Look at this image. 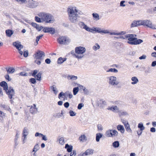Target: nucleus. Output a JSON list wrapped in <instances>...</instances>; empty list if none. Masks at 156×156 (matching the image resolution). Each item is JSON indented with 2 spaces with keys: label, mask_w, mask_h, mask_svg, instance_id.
<instances>
[{
  "label": "nucleus",
  "mask_w": 156,
  "mask_h": 156,
  "mask_svg": "<svg viewBox=\"0 0 156 156\" xmlns=\"http://www.w3.org/2000/svg\"><path fill=\"white\" fill-rule=\"evenodd\" d=\"M68 12L69 19L71 22L75 23L78 21L77 18L79 17L78 10L75 7H71L68 9Z\"/></svg>",
  "instance_id": "1"
},
{
  "label": "nucleus",
  "mask_w": 156,
  "mask_h": 156,
  "mask_svg": "<svg viewBox=\"0 0 156 156\" xmlns=\"http://www.w3.org/2000/svg\"><path fill=\"white\" fill-rule=\"evenodd\" d=\"M38 16L42 20L46 23H52L55 21L54 17L51 14L44 12H41L38 14Z\"/></svg>",
  "instance_id": "2"
},
{
  "label": "nucleus",
  "mask_w": 156,
  "mask_h": 156,
  "mask_svg": "<svg viewBox=\"0 0 156 156\" xmlns=\"http://www.w3.org/2000/svg\"><path fill=\"white\" fill-rule=\"evenodd\" d=\"M136 37V35L135 34H130L125 35V37L128 38V40L129 41H127L128 44L132 45H137L143 42V41L141 39H137Z\"/></svg>",
  "instance_id": "3"
},
{
  "label": "nucleus",
  "mask_w": 156,
  "mask_h": 156,
  "mask_svg": "<svg viewBox=\"0 0 156 156\" xmlns=\"http://www.w3.org/2000/svg\"><path fill=\"white\" fill-rule=\"evenodd\" d=\"M75 54L74 55L76 58L80 59L83 58L84 55L83 54L86 51V49L82 47H77L75 48Z\"/></svg>",
  "instance_id": "4"
},
{
  "label": "nucleus",
  "mask_w": 156,
  "mask_h": 156,
  "mask_svg": "<svg viewBox=\"0 0 156 156\" xmlns=\"http://www.w3.org/2000/svg\"><path fill=\"white\" fill-rule=\"evenodd\" d=\"M45 55V54L43 51L40 50H38L34 55L33 56L37 59L42 60L44 59Z\"/></svg>",
  "instance_id": "5"
},
{
  "label": "nucleus",
  "mask_w": 156,
  "mask_h": 156,
  "mask_svg": "<svg viewBox=\"0 0 156 156\" xmlns=\"http://www.w3.org/2000/svg\"><path fill=\"white\" fill-rule=\"evenodd\" d=\"M105 135L107 137H113L118 135V132L115 130L109 129L106 131Z\"/></svg>",
  "instance_id": "6"
},
{
  "label": "nucleus",
  "mask_w": 156,
  "mask_h": 156,
  "mask_svg": "<svg viewBox=\"0 0 156 156\" xmlns=\"http://www.w3.org/2000/svg\"><path fill=\"white\" fill-rule=\"evenodd\" d=\"M58 42L60 44H68L70 42V40L68 37L62 36L59 37L58 40Z\"/></svg>",
  "instance_id": "7"
},
{
  "label": "nucleus",
  "mask_w": 156,
  "mask_h": 156,
  "mask_svg": "<svg viewBox=\"0 0 156 156\" xmlns=\"http://www.w3.org/2000/svg\"><path fill=\"white\" fill-rule=\"evenodd\" d=\"M92 30L91 31H90L92 33H94V32H96L99 33H103L104 34H109L111 32L109 31L108 30H102L99 27H93L92 28H91Z\"/></svg>",
  "instance_id": "8"
},
{
  "label": "nucleus",
  "mask_w": 156,
  "mask_h": 156,
  "mask_svg": "<svg viewBox=\"0 0 156 156\" xmlns=\"http://www.w3.org/2000/svg\"><path fill=\"white\" fill-rule=\"evenodd\" d=\"M108 83L111 85H117L119 83V82L117 80V78L115 76H111L108 77Z\"/></svg>",
  "instance_id": "9"
},
{
  "label": "nucleus",
  "mask_w": 156,
  "mask_h": 156,
  "mask_svg": "<svg viewBox=\"0 0 156 156\" xmlns=\"http://www.w3.org/2000/svg\"><path fill=\"white\" fill-rule=\"evenodd\" d=\"M143 25L146 26L148 27L153 29H156V25L152 24V22L150 20H143Z\"/></svg>",
  "instance_id": "10"
},
{
  "label": "nucleus",
  "mask_w": 156,
  "mask_h": 156,
  "mask_svg": "<svg viewBox=\"0 0 156 156\" xmlns=\"http://www.w3.org/2000/svg\"><path fill=\"white\" fill-rule=\"evenodd\" d=\"M27 4V7L31 8H34L37 7L38 5V3L33 0H28Z\"/></svg>",
  "instance_id": "11"
},
{
  "label": "nucleus",
  "mask_w": 156,
  "mask_h": 156,
  "mask_svg": "<svg viewBox=\"0 0 156 156\" xmlns=\"http://www.w3.org/2000/svg\"><path fill=\"white\" fill-rule=\"evenodd\" d=\"M5 91L9 98L10 99H12L13 96H14L15 94L14 90L12 87H9L8 89L7 90Z\"/></svg>",
  "instance_id": "12"
},
{
  "label": "nucleus",
  "mask_w": 156,
  "mask_h": 156,
  "mask_svg": "<svg viewBox=\"0 0 156 156\" xmlns=\"http://www.w3.org/2000/svg\"><path fill=\"white\" fill-rule=\"evenodd\" d=\"M94 153V150L88 149L84 152H81L79 156H87L92 155Z\"/></svg>",
  "instance_id": "13"
},
{
  "label": "nucleus",
  "mask_w": 156,
  "mask_h": 156,
  "mask_svg": "<svg viewBox=\"0 0 156 156\" xmlns=\"http://www.w3.org/2000/svg\"><path fill=\"white\" fill-rule=\"evenodd\" d=\"M96 103L97 106H100L101 108H103L105 105H106V103L105 101L102 99H98Z\"/></svg>",
  "instance_id": "14"
},
{
  "label": "nucleus",
  "mask_w": 156,
  "mask_h": 156,
  "mask_svg": "<svg viewBox=\"0 0 156 156\" xmlns=\"http://www.w3.org/2000/svg\"><path fill=\"white\" fill-rule=\"evenodd\" d=\"M43 31L44 33H49L53 34L55 33V30L53 27H45L43 28Z\"/></svg>",
  "instance_id": "15"
},
{
  "label": "nucleus",
  "mask_w": 156,
  "mask_h": 156,
  "mask_svg": "<svg viewBox=\"0 0 156 156\" xmlns=\"http://www.w3.org/2000/svg\"><path fill=\"white\" fill-rule=\"evenodd\" d=\"M79 25L81 28L84 29L89 32L91 31L92 30L91 29V28L86 25L83 22H80L79 23Z\"/></svg>",
  "instance_id": "16"
},
{
  "label": "nucleus",
  "mask_w": 156,
  "mask_h": 156,
  "mask_svg": "<svg viewBox=\"0 0 156 156\" xmlns=\"http://www.w3.org/2000/svg\"><path fill=\"white\" fill-rule=\"evenodd\" d=\"M37 108L36 107V105L34 104L33 106H31L30 108V112L32 114H35L37 113Z\"/></svg>",
  "instance_id": "17"
},
{
  "label": "nucleus",
  "mask_w": 156,
  "mask_h": 156,
  "mask_svg": "<svg viewBox=\"0 0 156 156\" xmlns=\"http://www.w3.org/2000/svg\"><path fill=\"white\" fill-rule=\"evenodd\" d=\"M35 136L36 137L39 136L40 137H42V140L46 141L47 140V138L45 135H44L43 134L39 133L38 132L36 133L35 134Z\"/></svg>",
  "instance_id": "18"
},
{
  "label": "nucleus",
  "mask_w": 156,
  "mask_h": 156,
  "mask_svg": "<svg viewBox=\"0 0 156 156\" xmlns=\"http://www.w3.org/2000/svg\"><path fill=\"white\" fill-rule=\"evenodd\" d=\"M13 45L17 49L19 48H23V46L21 44L20 42L17 43L16 42H13Z\"/></svg>",
  "instance_id": "19"
},
{
  "label": "nucleus",
  "mask_w": 156,
  "mask_h": 156,
  "mask_svg": "<svg viewBox=\"0 0 156 156\" xmlns=\"http://www.w3.org/2000/svg\"><path fill=\"white\" fill-rule=\"evenodd\" d=\"M0 86L3 87L4 90L6 91L8 90V87L7 83L4 81H3L0 83Z\"/></svg>",
  "instance_id": "20"
},
{
  "label": "nucleus",
  "mask_w": 156,
  "mask_h": 156,
  "mask_svg": "<svg viewBox=\"0 0 156 156\" xmlns=\"http://www.w3.org/2000/svg\"><path fill=\"white\" fill-rule=\"evenodd\" d=\"M0 107L2 108L4 110H8L11 112H10L11 109L9 106L3 104H0Z\"/></svg>",
  "instance_id": "21"
},
{
  "label": "nucleus",
  "mask_w": 156,
  "mask_h": 156,
  "mask_svg": "<svg viewBox=\"0 0 156 156\" xmlns=\"http://www.w3.org/2000/svg\"><path fill=\"white\" fill-rule=\"evenodd\" d=\"M5 69L8 73H12L15 70L13 67H9L6 68Z\"/></svg>",
  "instance_id": "22"
},
{
  "label": "nucleus",
  "mask_w": 156,
  "mask_h": 156,
  "mask_svg": "<svg viewBox=\"0 0 156 156\" xmlns=\"http://www.w3.org/2000/svg\"><path fill=\"white\" fill-rule=\"evenodd\" d=\"M79 140L82 142H84L87 140V138L84 134L81 135L79 137Z\"/></svg>",
  "instance_id": "23"
},
{
  "label": "nucleus",
  "mask_w": 156,
  "mask_h": 156,
  "mask_svg": "<svg viewBox=\"0 0 156 156\" xmlns=\"http://www.w3.org/2000/svg\"><path fill=\"white\" fill-rule=\"evenodd\" d=\"M117 129L121 133H124L125 131V129L123 126L119 125L117 126Z\"/></svg>",
  "instance_id": "24"
},
{
  "label": "nucleus",
  "mask_w": 156,
  "mask_h": 156,
  "mask_svg": "<svg viewBox=\"0 0 156 156\" xmlns=\"http://www.w3.org/2000/svg\"><path fill=\"white\" fill-rule=\"evenodd\" d=\"M67 78L69 80H76L77 79V77L73 75H69L67 76Z\"/></svg>",
  "instance_id": "25"
},
{
  "label": "nucleus",
  "mask_w": 156,
  "mask_h": 156,
  "mask_svg": "<svg viewBox=\"0 0 156 156\" xmlns=\"http://www.w3.org/2000/svg\"><path fill=\"white\" fill-rule=\"evenodd\" d=\"M131 80L133 81L131 83L133 85L136 84L139 82L138 78L136 76L132 77L131 78Z\"/></svg>",
  "instance_id": "26"
},
{
  "label": "nucleus",
  "mask_w": 156,
  "mask_h": 156,
  "mask_svg": "<svg viewBox=\"0 0 156 156\" xmlns=\"http://www.w3.org/2000/svg\"><path fill=\"white\" fill-rule=\"evenodd\" d=\"M66 60V58L60 57L58 58L57 60V63L58 64H61L63 63Z\"/></svg>",
  "instance_id": "27"
},
{
  "label": "nucleus",
  "mask_w": 156,
  "mask_h": 156,
  "mask_svg": "<svg viewBox=\"0 0 156 156\" xmlns=\"http://www.w3.org/2000/svg\"><path fill=\"white\" fill-rule=\"evenodd\" d=\"M6 35L8 37H11L13 33V32L10 30H6L5 31Z\"/></svg>",
  "instance_id": "28"
},
{
  "label": "nucleus",
  "mask_w": 156,
  "mask_h": 156,
  "mask_svg": "<svg viewBox=\"0 0 156 156\" xmlns=\"http://www.w3.org/2000/svg\"><path fill=\"white\" fill-rule=\"evenodd\" d=\"M126 34V32L125 31H122L120 32L116 33L115 32H111L110 34L111 35H124Z\"/></svg>",
  "instance_id": "29"
},
{
  "label": "nucleus",
  "mask_w": 156,
  "mask_h": 156,
  "mask_svg": "<svg viewBox=\"0 0 156 156\" xmlns=\"http://www.w3.org/2000/svg\"><path fill=\"white\" fill-rule=\"evenodd\" d=\"M125 126L126 130L128 132L130 133H131L132 132V130L130 127L128 123V122H127V124H125Z\"/></svg>",
  "instance_id": "30"
},
{
  "label": "nucleus",
  "mask_w": 156,
  "mask_h": 156,
  "mask_svg": "<svg viewBox=\"0 0 156 156\" xmlns=\"http://www.w3.org/2000/svg\"><path fill=\"white\" fill-rule=\"evenodd\" d=\"M65 148H67V151L69 152H71L73 149V146L71 145L69 146L68 144H66Z\"/></svg>",
  "instance_id": "31"
},
{
  "label": "nucleus",
  "mask_w": 156,
  "mask_h": 156,
  "mask_svg": "<svg viewBox=\"0 0 156 156\" xmlns=\"http://www.w3.org/2000/svg\"><path fill=\"white\" fill-rule=\"evenodd\" d=\"M103 136V134L101 133H98L96 134V141L99 142L100 141V138Z\"/></svg>",
  "instance_id": "32"
},
{
  "label": "nucleus",
  "mask_w": 156,
  "mask_h": 156,
  "mask_svg": "<svg viewBox=\"0 0 156 156\" xmlns=\"http://www.w3.org/2000/svg\"><path fill=\"white\" fill-rule=\"evenodd\" d=\"M29 130L26 127H24L23 129L22 134H25L26 136H27L29 134Z\"/></svg>",
  "instance_id": "33"
},
{
  "label": "nucleus",
  "mask_w": 156,
  "mask_h": 156,
  "mask_svg": "<svg viewBox=\"0 0 156 156\" xmlns=\"http://www.w3.org/2000/svg\"><path fill=\"white\" fill-rule=\"evenodd\" d=\"M138 127L140 129L141 131H142L145 129V127L144 126L143 124L142 123L138 124Z\"/></svg>",
  "instance_id": "34"
},
{
  "label": "nucleus",
  "mask_w": 156,
  "mask_h": 156,
  "mask_svg": "<svg viewBox=\"0 0 156 156\" xmlns=\"http://www.w3.org/2000/svg\"><path fill=\"white\" fill-rule=\"evenodd\" d=\"M40 148L38 144H36L34 147L32 152H36Z\"/></svg>",
  "instance_id": "35"
},
{
  "label": "nucleus",
  "mask_w": 156,
  "mask_h": 156,
  "mask_svg": "<svg viewBox=\"0 0 156 156\" xmlns=\"http://www.w3.org/2000/svg\"><path fill=\"white\" fill-rule=\"evenodd\" d=\"M113 112L115 113H118L120 112V110L117 106H113Z\"/></svg>",
  "instance_id": "36"
},
{
  "label": "nucleus",
  "mask_w": 156,
  "mask_h": 156,
  "mask_svg": "<svg viewBox=\"0 0 156 156\" xmlns=\"http://www.w3.org/2000/svg\"><path fill=\"white\" fill-rule=\"evenodd\" d=\"M106 71L107 72H112L116 73L118 72V70L115 68H110L108 70H106Z\"/></svg>",
  "instance_id": "37"
},
{
  "label": "nucleus",
  "mask_w": 156,
  "mask_h": 156,
  "mask_svg": "<svg viewBox=\"0 0 156 156\" xmlns=\"http://www.w3.org/2000/svg\"><path fill=\"white\" fill-rule=\"evenodd\" d=\"M112 146L115 148L118 147L119 146V143L118 141H114L112 143Z\"/></svg>",
  "instance_id": "38"
},
{
  "label": "nucleus",
  "mask_w": 156,
  "mask_h": 156,
  "mask_svg": "<svg viewBox=\"0 0 156 156\" xmlns=\"http://www.w3.org/2000/svg\"><path fill=\"white\" fill-rule=\"evenodd\" d=\"M100 48V46L98 43L95 44V45L94 46L92 47L94 51H97V50L99 49Z\"/></svg>",
  "instance_id": "39"
},
{
  "label": "nucleus",
  "mask_w": 156,
  "mask_h": 156,
  "mask_svg": "<svg viewBox=\"0 0 156 156\" xmlns=\"http://www.w3.org/2000/svg\"><path fill=\"white\" fill-rule=\"evenodd\" d=\"M79 90V88L78 87H75L73 88V94L74 95H76L77 93Z\"/></svg>",
  "instance_id": "40"
},
{
  "label": "nucleus",
  "mask_w": 156,
  "mask_h": 156,
  "mask_svg": "<svg viewBox=\"0 0 156 156\" xmlns=\"http://www.w3.org/2000/svg\"><path fill=\"white\" fill-rule=\"evenodd\" d=\"M93 17L96 20H98L99 19V15L96 13H93L92 14Z\"/></svg>",
  "instance_id": "41"
},
{
  "label": "nucleus",
  "mask_w": 156,
  "mask_h": 156,
  "mask_svg": "<svg viewBox=\"0 0 156 156\" xmlns=\"http://www.w3.org/2000/svg\"><path fill=\"white\" fill-rule=\"evenodd\" d=\"M35 78L37 80L40 81L41 80V74L40 73H39L37 74V75H36Z\"/></svg>",
  "instance_id": "42"
},
{
  "label": "nucleus",
  "mask_w": 156,
  "mask_h": 156,
  "mask_svg": "<svg viewBox=\"0 0 156 156\" xmlns=\"http://www.w3.org/2000/svg\"><path fill=\"white\" fill-rule=\"evenodd\" d=\"M119 115L121 116H125V115H128V113L125 111H122V112H120V113H119Z\"/></svg>",
  "instance_id": "43"
},
{
  "label": "nucleus",
  "mask_w": 156,
  "mask_h": 156,
  "mask_svg": "<svg viewBox=\"0 0 156 156\" xmlns=\"http://www.w3.org/2000/svg\"><path fill=\"white\" fill-rule=\"evenodd\" d=\"M17 2L19 3L22 4L27 2L26 0H14Z\"/></svg>",
  "instance_id": "44"
},
{
  "label": "nucleus",
  "mask_w": 156,
  "mask_h": 156,
  "mask_svg": "<svg viewBox=\"0 0 156 156\" xmlns=\"http://www.w3.org/2000/svg\"><path fill=\"white\" fill-rule=\"evenodd\" d=\"M137 26H138V25L136 21V20L134 21L131 25V27H136Z\"/></svg>",
  "instance_id": "45"
},
{
  "label": "nucleus",
  "mask_w": 156,
  "mask_h": 156,
  "mask_svg": "<svg viewBox=\"0 0 156 156\" xmlns=\"http://www.w3.org/2000/svg\"><path fill=\"white\" fill-rule=\"evenodd\" d=\"M143 20H140L137 21H136L138 26L143 25Z\"/></svg>",
  "instance_id": "46"
},
{
  "label": "nucleus",
  "mask_w": 156,
  "mask_h": 156,
  "mask_svg": "<svg viewBox=\"0 0 156 156\" xmlns=\"http://www.w3.org/2000/svg\"><path fill=\"white\" fill-rule=\"evenodd\" d=\"M35 20L36 22L38 23H41L42 22V21H41V20H42L41 19V18H39L37 16H36L35 17Z\"/></svg>",
  "instance_id": "47"
},
{
  "label": "nucleus",
  "mask_w": 156,
  "mask_h": 156,
  "mask_svg": "<svg viewBox=\"0 0 156 156\" xmlns=\"http://www.w3.org/2000/svg\"><path fill=\"white\" fill-rule=\"evenodd\" d=\"M70 115L71 116H74L76 115V113L72 110H70L69 112Z\"/></svg>",
  "instance_id": "48"
},
{
  "label": "nucleus",
  "mask_w": 156,
  "mask_h": 156,
  "mask_svg": "<svg viewBox=\"0 0 156 156\" xmlns=\"http://www.w3.org/2000/svg\"><path fill=\"white\" fill-rule=\"evenodd\" d=\"M35 28L38 31H40L42 29L44 28L42 26H39L37 24V26H36Z\"/></svg>",
  "instance_id": "49"
},
{
  "label": "nucleus",
  "mask_w": 156,
  "mask_h": 156,
  "mask_svg": "<svg viewBox=\"0 0 156 156\" xmlns=\"http://www.w3.org/2000/svg\"><path fill=\"white\" fill-rule=\"evenodd\" d=\"M84 104L82 103H80L78 104L77 108L78 109H81L82 107L84 106Z\"/></svg>",
  "instance_id": "50"
},
{
  "label": "nucleus",
  "mask_w": 156,
  "mask_h": 156,
  "mask_svg": "<svg viewBox=\"0 0 156 156\" xmlns=\"http://www.w3.org/2000/svg\"><path fill=\"white\" fill-rule=\"evenodd\" d=\"M54 86H53L52 87V89L53 90V91H54V93L55 94H56L58 92V91L57 90V89L56 87H55Z\"/></svg>",
  "instance_id": "51"
},
{
  "label": "nucleus",
  "mask_w": 156,
  "mask_h": 156,
  "mask_svg": "<svg viewBox=\"0 0 156 156\" xmlns=\"http://www.w3.org/2000/svg\"><path fill=\"white\" fill-rule=\"evenodd\" d=\"M59 142L61 144H64V139L63 137L60 138L59 139Z\"/></svg>",
  "instance_id": "52"
},
{
  "label": "nucleus",
  "mask_w": 156,
  "mask_h": 156,
  "mask_svg": "<svg viewBox=\"0 0 156 156\" xmlns=\"http://www.w3.org/2000/svg\"><path fill=\"white\" fill-rule=\"evenodd\" d=\"M27 136H26L25 134L23 135L22 139L23 140V144H24L25 143V140L26 139Z\"/></svg>",
  "instance_id": "53"
},
{
  "label": "nucleus",
  "mask_w": 156,
  "mask_h": 156,
  "mask_svg": "<svg viewBox=\"0 0 156 156\" xmlns=\"http://www.w3.org/2000/svg\"><path fill=\"white\" fill-rule=\"evenodd\" d=\"M23 56L25 57H27L28 55V51H24Z\"/></svg>",
  "instance_id": "54"
},
{
  "label": "nucleus",
  "mask_w": 156,
  "mask_h": 156,
  "mask_svg": "<svg viewBox=\"0 0 156 156\" xmlns=\"http://www.w3.org/2000/svg\"><path fill=\"white\" fill-rule=\"evenodd\" d=\"M30 82L33 84H35L36 83V81L34 78H31L30 79Z\"/></svg>",
  "instance_id": "55"
},
{
  "label": "nucleus",
  "mask_w": 156,
  "mask_h": 156,
  "mask_svg": "<svg viewBox=\"0 0 156 156\" xmlns=\"http://www.w3.org/2000/svg\"><path fill=\"white\" fill-rule=\"evenodd\" d=\"M38 72V71L37 70H34L32 74V76H35V75H36V74H37Z\"/></svg>",
  "instance_id": "56"
},
{
  "label": "nucleus",
  "mask_w": 156,
  "mask_h": 156,
  "mask_svg": "<svg viewBox=\"0 0 156 156\" xmlns=\"http://www.w3.org/2000/svg\"><path fill=\"white\" fill-rule=\"evenodd\" d=\"M125 2V1H121L120 3V6H122V7H123L125 6L126 5L125 4H124V3Z\"/></svg>",
  "instance_id": "57"
},
{
  "label": "nucleus",
  "mask_w": 156,
  "mask_h": 156,
  "mask_svg": "<svg viewBox=\"0 0 156 156\" xmlns=\"http://www.w3.org/2000/svg\"><path fill=\"white\" fill-rule=\"evenodd\" d=\"M76 154V151L73 150V151H71L70 153V156H75Z\"/></svg>",
  "instance_id": "58"
},
{
  "label": "nucleus",
  "mask_w": 156,
  "mask_h": 156,
  "mask_svg": "<svg viewBox=\"0 0 156 156\" xmlns=\"http://www.w3.org/2000/svg\"><path fill=\"white\" fill-rule=\"evenodd\" d=\"M41 60H40L36 59V60H35L34 62L36 63L37 65H39L41 64Z\"/></svg>",
  "instance_id": "59"
},
{
  "label": "nucleus",
  "mask_w": 156,
  "mask_h": 156,
  "mask_svg": "<svg viewBox=\"0 0 156 156\" xmlns=\"http://www.w3.org/2000/svg\"><path fill=\"white\" fill-rule=\"evenodd\" d=\"M5 78L8 80V81H10L11 80V79L9 78V76L8 74L6 75L5 76Z\"/></svg>",
  "instance_id": "60"
},
{
  "label": "nucleus",
  "mask_w": 156,
  "mask_h": 156,
  "mask_svg": "<svg viewBox=\"0 0 156 156\" xmlns=\"http://www.w3.org/2000/svg\"><path fill=\"white\" fill-rule=\"evenodd\" d=\"M51 60L49 58H47L45 60V62L48 64H50L51 62Z\"/></svg>",
  "instance_id": "61"
},
{
  "label": "nucleus",
  "mask_w": 156,
  "mask_h": 156,
  "mask_svg": "<svg viewBox=\"0 0 156 156\" xmlns=\"http://www.w3.org/2000/svg\"><path fill=\"white\" fill-rule=\"evenodd\" d=\"M97 127L99 130H102L103 129L102 126L101 124H98L97 126Z\"/></svg>",
  "instance_id": "62"
},
{
  "label": "nucleus",
  "mask_w": 156,
  "mask_h": 156,
  "mask_svg": "<svg viewBox=\"0 0 156 156\" xmlns=\"http://www.w3.org/2000/svg\"><path fill=\"white\" fill-rule=\"evenodd\" d=\"M69 103L68 102H65L64 104V107L66 108H68L69 106Z\"/></svg>",
  "instance_id": "63"
},
{
  "label": "nucleus",
  "mask_w": 156,
  "mask_h": 156,
  "mask_svg": "<svg viewBox=\"0 0 156 156\" xmlns=\"http://www.w3.org/2000/svg\"><path fill=\"white\" fill-rule=\"evenodd\" d=\"M151 55L152 57L156 58V52H154L151 53Z\"/></svg>",
  "instance_id": "64"
}]
</instances>
